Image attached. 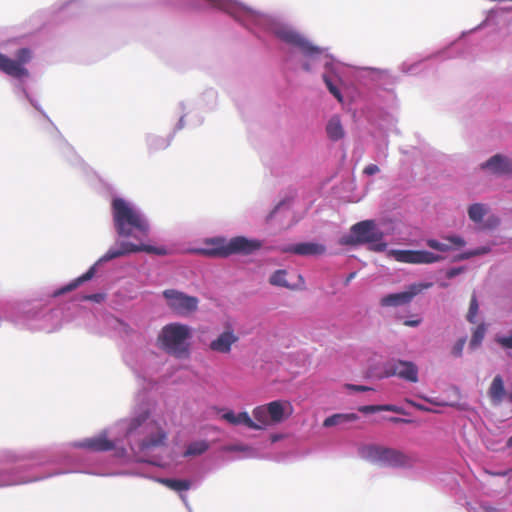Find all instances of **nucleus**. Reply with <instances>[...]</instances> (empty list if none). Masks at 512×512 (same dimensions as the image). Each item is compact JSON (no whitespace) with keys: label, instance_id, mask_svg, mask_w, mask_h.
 Segmentation results:
<instances>
[{"label":"nucleus","instance_id":"obj_32","mask_svg":"<svg viewBox=\"0 0 512 512\" xmlns=\"http://www.w3.org/2000/svg\"><path fill=\"white\" fill-rule=\"evenodd\" d=\"M149 419L148 412H143L139 416L133 418L130 421L129 427L127 429V434L132 435L134 432L137 431L138 428L142 427L145 424V427L148 426L146 423ZM149 425H153L152 423H149Z\"/></svg>","mask_w":512,"mask_h":512},{"label":"nucleus","instance_id":"obj_17","mask_svg":"<svg viewBox=\"0 0 512 512\" xmlns=\"http://www.w3.org/2000/svg\"><path fill=\"white\" fill-rule=\"evenodd\" d=\"M0 71L14 78L27 77L29 74L28 70L24 66H22L21 63L17 62L16 59L13 60L1 53Z\"/></svg>","mask_w":512,"mask_h":512},{"label":"nucleus","instance_id":"obj_42","mask_svg":"<svg viewBox=\"0 0 512 512\" xmlns=\"http://www.w3.org/2000/svg\"><path fill=\"white\" fill-rule=\"evenodd\" d=\"M488 221L490 222V225H488V227H495L500 223L499 218L496 216L490 217Z\"/></svg>","mask_w":512,"mask_h":512},{"label":"nucleus","instance_id":"obj_24","mask_svg":"<svg viewBox=\"0 0 512 512\" xmlns=\"http://www.w3.org/2000/svg\"><path fill=\"white\" fill-rule=\"evenodd\" d=\"M166 438V433L162 429H159L156 434L143 439L139 447L141 450L159 447L165 444Z\"/></svg>","mask_w":512,"mask_h":512},{"label":"nucleus","instance_id":"obj_23","mask_svg":"<svg viewBox=\"0 0 512 512\" xmlns=\"http://www.w3.org/2000/svg\"><path fill=\"white\" fill-rule=\"evenodd\" d=\"M358 415L355 413H338L327 417L324 422V427H332L342 425L344 423L353 422L358 420Z\"/></svg>","mask_w":512,"mask_h":512},{"label":"nucleus","instance_id":"obj_18","mask_svg":"<svg viewBox=\"0 0 512 512\" xmlns=\"http://www.w3.org/2000/svg\"><path fill=\"white\" fill-rule=\"evenodd\" d=\"M209 247L202 249L203 255L210 257H228L230 256L229 240L224 238H213L207 241Z\"/></svg>","mask_w":512,"mask_h":512},{"label":"nucleus","instance_id":"obj_45","mask_svg":"<svg viewBox=\"0 0 512 512\" xmlns=\"http://www.w3.org/2000/svg\"><path fill=\"white\" fill-rule=\"evenodd\" d=\"M356 273L355 272H352L348 275V277L346 278L345 280V285H348L349 282L355 277Z\"/></svg>","mask_w":512,"mask_h":512},{"label":"nucleus","instance_id":"obj_47","mask_svg":"<svg viewBox=\"0 0 512 512\" xmlns=\"http://www.w3.org/2000/svg\"><path fill=\"white\" fill-rule=\"evenodd\" d=\"M98 297H100L99 295H90V296H87L86 299H89V300H97Z\"/></svg>","mask_w":512,"mask_h":512},{"label":"nucleus","instance_id":"obj_49","mask_svg":"<svg viewBox=\"0 0 512 512\" xmlns=\"http://www.w3.org/2000/svg\"><path fill=\"white\" fill-rule=\"evenodd\" d=\"M509 400L512 402V392L509 394Z\"/></svg>","mask_w":512,"mask_h":512},{"label":"nucleus","instance_id":"obj_6","mask_svg":"<svg viewBox=\"0 0 512 512\" xmlns=\"http://www.w3.org/2000/svg\"><path fill=\"white\" fill-rule=\"evenodd\" d=\"M276 36L301 50L307 57H314L322 53V49L310 43L305 37L288 27H280L275 31Z\"/></svg>","mask_w":512,"mask_h":512},{"label":"nucleus","instance_id":"obj_44","mask_svg":"<svg viewBox=\"0 0 512 512\" xmlns=\"http://www.w3.org/2000/svg\"><path fill=\"white\" fill-rule=\"evenodd\" d=\"M474 255H477V253H476V252L464 253V254H462V255L458 256L456 259H457V260L468 259V258H470V257H472V256H474Z\"/></svg>","mask_w":512,"mask_h":512},{"label":"nucleus","instance_id":"obj_40","mask_svg":"<svg viewBox=\"0 0 512 512\" xmlns=\"http://www.w3.org/2000/svg\"><path fill=\"white\" fill-rule=\"evenodd\" d=\"M379 171L380 169L376 164H369L364 168L363 173L368 176H371L377 174Z\"/></svg>","mask_w":512,"mask_h":512},{"label":"nucleus","instance_id":"obj_25","mask_svg":"<svg viewBox=\"0 0 512 512\" xmlns=\"http://www.w3.org/2000/svg\"><path fill=\"white\" fill-rule=\"evenodd\" d=\"M488 210L489 209L487 205L482 203H474L468 207L467 213L471 221H473L474 223H480L482 222L483 218L487 215Z\"/></svg>","mask_w":512,"mask_h":512},{"label":"nucleus","instance_id":"obj_33","mask_svg":"<svg viewBox=\"0 0 512 512\" xmlns=\"http://www.w3.org/2000/svg\"><path fill=\"white\" fill-rule=\"evenodd\" d=\"M358 410L364 414L375 413L380 411L398 412L394 405H366L360 406Z\"/></svg>","mask_w":512,"mask_h":512},{"label":"nucleus","instance_id":"obj_43","mask_svg":"<svg viewBox=\"0 0 512 512\" xmlns=\"http://www.w3.org/2000/svg\"><path fill=\"white\" fill-rule=\"evenodd\" d=\"M421 320H406L404 322V325L410 326V327H416L420 324Z\"/></svg>","mask_w":512,"mask_h":512},{"label":"nucleus","instance_id":"obj_10","mask_svg":"<svg viewBox=\"0 0 512 512\" xmlns=\"http://www.w3.org/2000/svg\"><path fill=\"white\" fill-rule=\"evenodd\" d=\"M384 373L387 377L398 376L413 383L418 381V367L411 361L393 360L388 362Z\"/></svg>","mask_w":512,"mask_h":512},{"label":"nucleus","instance_id":"obj_3","mask_svg":"<svg viewBox=\"0 0 512 512\" xmlns=\"http://www.w3.org/2000/svg\"><path fill=\"white\" fill-rule=\"evenodd\" d=\"M360 454L372 463L389 467H404L410 462L409 457L400 450L375 444L364 446Z\"/></svg>","mask_w":512,"mask_h":512},{"label":"nucleus","instance_id":"obj_21","mask_svg":"<svg viewBox=\"0 0 512 512\" xmlns=\"http://www.w3.org/2000/svg\"><path fill=\"white\" fill-rule=\"evenodd\" d=\"M326 133L328 138L332 141H338L344 137L345 131L338 115H334L330 118L326 125Z\"/></svg>","mask_w":512,"mask_h":512},{"label":"nucleus","instance_id":"obj_41","mask_svg":"<svg viewBox=\"0 0 512 512\" xmlns=\"http://www.w3.org/2000/svg\"><path fill=\"white\" fill-rule=\"evenodd\" d=\"M463 271V268H451L450 270L447 271L446 273V276L447 278L451 279L455 276H457L458 274H460L461 272Z\"/></svg>","mask_w":512,"mask_h":512},{"label":"nucleus","instance_id":"obj_36","mask_svg":"<svg viewBox=\"0 0 512 512\" xmlns=\"http://www.w3.org/2000/svg\"><path fill=\"white\" fill-rule=\"evenodd\" d=\"M32 58L30 49L21 48L16 52V61L21 63L22 66L27 64Z\"/></svg>","mask_w":512,"mask_h":512},{"label":"nucleus","instance_id":"obj_7","mask_svg":"<svg viewBox=\"0 0 512 512\" xmlns=\"http://www.w3.org/2000/svg\"><path fill=\"white\" fill-rule=\"evenodd\" d=\"M388 255L395 261L409 264H431L443 260V257L426 250L392 249Z\"/></svg>","mask_w":512,"mask_h":512},{"label":"nucleus","instance_id":"obj_14","mask_svg":"<svg viewBox=\"0 0 512 512\" xmlns=\"http://www.w3.org/2000/svg\"><path fill=\"white\" fill-rule=\"evenodd\" d=\"M481 168L497 175H512V160L501 154H496L482 163Z\"/></svg>","mask_w":512,"mask_h":512},{"label":"nucleus","instance_id":"obj_20","mask_svg":"<svg viewBox=\"0 0 512 512\" xmlns=\"http://www.w3.org/2000/svg\"><path fill=\"white\" fill-rule=\"evenodd\" d=\"M221 418L232 425H244L250 429L259 430L255 421L251 419L247 412L234 413L232 410L225 412Z\"/></svg>","mask_w":512,"mask_h":512},{"label":"nucleus","instance_id":"obj_9","mask_svg":"<svg viewBox=\"0 0 512 512\" xmlns=\"http://www.w3.org/2000/svg\"><path fill=\"white\" fill-rule=\"evenodd\" d=\"M142 251L150 253V254L161 255V256L166 255L168 253L167 249L163 246L155 247V246L146 245V244L136 245L133 243L124 242L121 244L120 249H110L109 251H107V253L103 256L102 259L105 261H109V260L124 256L129 253L142 252Z\"/></svg>","mask_w":512,"mask_h":512},{"label":"nucleus","instance_id":"obj_5","mask_svg":"<svg viewBox=\"0 0 512 512\" xmlns=\"http://www.w3.org/2000/svg\"><path fill=\"white\" fill-rule=\"evenodd\" d=\"M167 307L176 315L186 317L198 310L199 299L176 289L162 292Z\"/></svg>","mask_w":512,"mask_h":512},{"label":"nucleus","instance_id":"obj_46","mask_svg":"<svg viewBox=\"0 0 512 512\" xmlns=\"http://www.w3.org/2000/svg\"><path fill=\"white\" fill-rule=\"evenodd\" d=\"M391 420L395 423H399V422H407V420L405 419H402V418H396V417H393L391 418Z\"/></svg>","mask_w":512,"mask_h":512},{"label":"nucleus","instance_id":"obj_35","mask_svg":"<svg viewBox=\"0 0 512 512\" xmlns=\"http://www.w3.org/2000/svg\"><path fill=\"white\" fill-rule=\"evenodd\" d=\"M323 80L330 91V93L339 101L342 102L343 98L341 95L340 90L337 88V86L333 83V81L329 78V76L324 75Z\"/></svg>","mask_w":512,"mask_h":512},{"label":"nucleus","instance_id":"obj_37","mask_svg":"<svg viewBox=\"0 0 512 512\" xmlns=\"http://www.w3.org/2000/svg\"><path fill=\"white\" fill-rule=\"evenodd\" d=\"M466 343V338L462 337L456 341V343L453 345L451 353L454 357H460L462 355L464 346Z\"/></svg>","mask_w":512,"mask_h":512},{"label":"nucleus","instance_id":"obj_28","mask_svg":"<svg viewBox=\"0 0 512 512\" xmlns=\"http://www.w3.org/2000/svg\"><path fill=\"white\" fill-rule=\"evenodd\" d=\"M252 415L256 420V424L260 426L259 430L271 424L266 405L255 407L252 411Z\"/></svg>","mask_w":512,"mask_h":512},{"label":"nucleus","instance_id":"obj_8","mask_svg":"<svg viewBox=\"0 0 512 512\" xmlns=\"http://www.w3.org/2000/svg\"><path fill=\"white\" fill-rule=\"evenodd\" d=\"M432 286V283H418L409 286L407 291L388 294L381 298L380 304L383 307L400 306L408 304L412 299L423 290Z\"/></svg>","mask_w":512,"mask_h":512},{"label":"nucleus","instance_id":"obj_34","mask_svg":"<svg viewBox=\"0 0 512 512\" xmlns=\"http://www.w3.org/2000/svg\"><path fill=\"white\" fill-rule=\"evenodd\" d=\"M478 311H479L478 300H477L476 294L473 293L472 296H471V300H470V304H469V309H468V312H467V315H466L467 321L470 322V323H475Z\"/></svg>","mask_w":512,"mask_h":512},{"label":"nucleus","instance_id":"obj_26","mask_svg":"<svg viewBox=\"0 0 512 512\" xmlns=\"http://www.w3.org/2000/svg\"><path fill=\"white\" fill-rule=\"evenodd\" d=\"M505 395L503 379L500 375L494 377L489 388V396L495 402H500Z\"/></svg>","mask_w":512,"mask_h":512},{"label":"nucleus","instance_id":"obj_11","mask_svg":"<svg viewBox=\"0 0 512 512\" xmlns=\"http://www.w3.org/2000/svg\"><path fill=\"white\" fill-rule=\"evenodd\" d=\"M238 341V335L231 327H228L210 342L209 349L216 353L229 354L232 346Z\"/></svg>","mask_w":512,"mask_h":512},{"label":"nucleus","instance_id":"obj_19","mask_svg":"<svg viewBox=\"0 0 512 512\" xmlns=\"http://www.w3.org/2000/svg\"><path fill=\"white\" fill-rule=\"evenodd\" d=\"M76 446L91 451H110L114 448V443L107 439L106 434H100L93 438L84 439L78 442Z\"/></svg>","mask_w":512,"mask_h":512},{"label":"nucleus","instance_id":"obj_22","mask_svg":"<svg viewBox=\"0 0 512 512\" xmlns=\"http://www.w3.org/2000/svg\"><path fill=\"white\" fill-rule=\"evenodd\" d=\"M95 272H96V269H95V266H92L89 268V270L84 273L83 275H81L80 277L74 279L73 281H71L70 283H68L67 285L63 286L62 288H60L59 290H57L54 295L55 296H59V295H62V294H65L67 292H70L74 289H76L77 287H79L82 283L90 280L93 278V276L95 275Z\"/></svg>","mask_w":512,"mask_h":512},{"label":"nucleus","instance_id":"obj_48","mask_svg":"<svg viewBox=\"0 0 512 512\" xmlns=\"http://www.w3.org/2000/svg\"><path fill=\"white\" fill-rule=\"evenodd\" d=\"M507 447H512V436L507 441Z\"/></svg>","mask_w":512,"mask_h":512},{"label":"nucleus","instance_id":"obj_27","mask_svg":"<svg viewBox=\"0 0 512 512\" xmlns=\"http://www.w3.org/2000/svg\"><path fill=\"white\" fill-rule=\"evenodd\" d=\"M159 482L167 488L177 492L187 491L191 487V482L185 479L162 478L159 479Z\"/></svg>","mask_w":512,"mask_h":512},{"label":"nucleus","instance_id":"obj_39","mask_svg":"<svg viewBox=\"0 0 512 512\" xmlns=\"http://www.w3.org/2000/svg\"><path fill=\"white\" fill-rule=\"evenodd\" d=\"M345 387L348 390H352V391H355V392H365V391L372 390V388H370L368 386H364V385L346 384Z\"/></svg>","mask_w":512,"mask_h":512},{"label":"nucleus","instance_id":"obj_15","mask_svg":"<svg viewBox=\"0 0 512 512\" xmlns=\"http://www.w3.org/2000/svg\"><path fill=\"white\" fill-rule=\"evenodd\" d=\"M284 253H293L301 256L322 255L326 251V247L319 243L304 242L290 245L281 249Z\"/></svg>","mask_w":512,"mask_h":512},{"label":"nucleus","instance_id":"obj_1","mask_svg":"<svg viewBox=\"0 0 512 512\" xmlns=\"http://www.w3.org/2000/svg\"><path fill=\"white\" fill-rule=\"evenodd\" d=\"M111 206L114 226L120 236L135 238L148 236L149 223L137 209L122 198H114Z\"/></svg>","mask_w":512,"mask_h":512},{"label":"nucleus","instance_id":"obj_29","mask_svg":"<svg viewBox=\"0 0 512 512\" xmlns=\"http://www.w3.org/2000/svg\"><path fill=\"white\" fill-rule=\"evenodd\" d=\"M486 330H487V327L484 323H480L473 329L472 336H471L470 343H469V346L471 349H475L480 346V344L482 343V341L485 337Z\"/></svg>","mask_w":512,"mask_h":512},{"label":"nucleus","instance_id":"obj_13","mask_svg":"<svg viewBox=\"0 0 512 512\" xmlns=\"http://www.w3.org/2000/svg\"><path fill=\"white\" fill-rule=\"evenodd\" d=\"M266 406L271 423H281L293 413V406L289 401L275 400Z\"/></svg>","mask_w":512,"mask_h":512},{"label":"nucleus","instance_id":"obj_12","mask_svg":"<svg viewBox=\"0 0 512 512\" xmlns=\"http://www.w3.org/2000/svg\"><path fill=\"white\" fill-rule=\"evenodd\" d=\"M262 247V242L257 239H248L244 236H236L229 240L230 255H250Z\"/></svg>","mask_w":512,"mask_h":512},{"label":"nucleus","instance_id":"obj_16","mask_svg":"<svg viewBox=\"0 0 512 512\" xmlns=\"http://www.w3.org/2000/svg\"><path fill=\"white\" fill-rule=\"evenodd\" d=\"M445 242H440L436 239H428L426 241V244L431 249L440 251V252H448L454 249L461 248L465 246L466 242L465 240L458 236V235H450L443 237Z\"/></svg>","mask_w":512,"mask_h":512},{"label":"nucleus","instance_id":"obj_31","mask_svg":"<svg viewBox=\"0 0 512 512\" xmlns=\"http://www.w3.org/2000/svg\"><path fill=\"white\" fill-rule=\"evenodd\" d=\"M209 448V445L206 441H197L188 445L186 451L184 452L185 457L190 456H198L206 452Z\"/></svg>","mask_w":512,"mask_h":512},{"label":"nucleus","instance_id":"obj_4","mask_svg":"<svg viewBox=\"0 0 512 512\" xmlns=\"http://www.w3.org/2000/svg\"><path fill=\"white\" fill-rule=\"evenodd\" d=\"M383 237V233L379 231L372 220H365L354 224L351 227V236L346 238L345 244H363L373 243L372 250L382 252L386 249L387 244L379 242Z\"/></svg>","mask_w":512,"mask_h":512},{"label":"nucleus","instance_id":"obj_30","mask_svg":"<svg viewBox=\"0 0 512 512\" xmlns=\"http://www.w3.org/2000/svg\"><path fill=\"white\" fill-rule=\"evenodd\" d=\"M269 283L273 286L291 288L287 281V271L284 269L276 270L269 278Z\"/></svg>","mask_w":512,"mask_h":512},{"label":"nucleus","instance_id":"obj_2","mask_svg":"<svg viewBox=\"0 0 512 512\" xmlns=\"http://www.w3.org/2000/svg\"><path fill=\"white\" fill-rule=\"evenodd\" d=\"M192 328L187 324L172 322L163 326L157 336L159 348L175 358H187L190 355Z\"/></svg>","mask_w":512,"mask_h":512},{"label":"nucleus","instance_id":"obj_38","mask_svg":"<svg viewBox=\"0 0 512 512\" xmlns=\"http://www.w3.org/2000/svg\"><path fill=\"white\" fill-rule=\"evenodd\" d=\"M496 341L503 347L512 349V336L509 337H497Z\"/></svg>","mask_w":512,"mask_h":512}]
</instances>
